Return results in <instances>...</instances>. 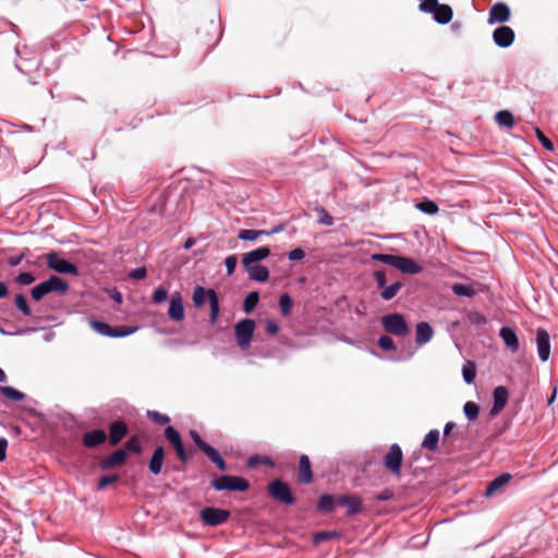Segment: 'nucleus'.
<instances>
[{"label": "nucleus", "mask_w": 558, "mask_h": 558, "mask_svg": "<svg viewBox=\"0 0 558 558\" xmlns=\"http://www.w3.org/2000/svg\"><path fill=\"white\" fill-rule=\"evenodd\" d=\"M383 329L393 336L404 337L410 332L409 325L401 313H389L380 317Z\"/></svg>", "instance_id": "obj_1"}, {"label": "nucleus", "mask_w": 558, "mask_h": 558, "mask_svg": "<svg viewBox=\"0 0 558 558\" xmlns=\"http://www.w3.org/2000/svg\"><path fill=\"white\" fill-rule=\"evenodd\" d=\"M68 288L69 286L63 279L57 276H51L48 280L40 282L33 288L32 296L34 300L39 301L50 292L65 293Z\"/></svg>", "instance_id": "obj_2"}, {"label": "nucleus", "mask_w": 558, "mask_h": 558, "mask_svg": "<svg viewBox=\"0 0 558 558\" xmlns=\"http://www.w3.org/2000/svg\"><path fill=\"white\" fill-rule=\"evenodd\" d=\"M255 329V323L252 319H243L239 322L235 327V338L241 349L245 350L250 347L253 333Z\"/></svg>", "instance_id": "obj_3"}, {"label": "nucleus", "mask_w": 558, "mask_h": 558, "mask_svg": "<svg viewBox=\"0 0 558 558\" xmlns=\"http://www.w3.org/2000/svg\"><path fill=\"white\" fill-rule=\"evenodd\" d=\"M403 453L401 447L397 444L390 446L384 458V465L392 474L399 475L402 464Z\"/></svg>", "instance_id": "obj_4"}, {"label": "nucleus", "mask_w": 558, "mask_h": 558, "mask_svg": "<svg viewBox=\"0 0 558 558\" xmlns=\"http://www.w3.org/2000/svg\"><path fill=\"white\" fill-rule=\"evenodd\" d=\"M511 17V11L507 3L496 2L494 3L488 12L487 23L489 25L504 24Z\"/></svg>", "instance_id": "obj_5"}, {"label": "nucleus", "mask_w": 558, "mask_h": 558, "mask_svg": "<svg viewBox=\"0 0 558 558\" xmlns=\"http://www.w3.org/2000/svg\"><path fill=\"white\" fill-rule=\"evenodd\" d=\"M493 41L499 48H509L515 39L514 31L507 25H500L493 32Z\"/></svg>", "instance_id": "obj_6"}, {"label": "nucleus", "mask_w": 558, "mask_h": 558, "mask_svg": "<svg viewBox=\"0 0 558 558\" xmlns=\"http://www.w3.org/2000/svg\"><path fill=\"white\" fill-rule=\"evenodd\" d=\"M230 517V512L219 508H205L201 512V518L205 524L216 526L222 524Z\"/></svg>", "instance_id": "obj_7"}, {"label": "nucleus", "mask_w": 558, "mask_h": 558, "mask_svg": "<svg viewBox=\"0 0 558 558\" xmlns=\"http://www.w3.org/2000/svg\"><path fill=\"white\" fill-rule=\"evenodd\" d=\"M214 487L218 490L229 489L243 492L247 489L248 483L239 476H222L214 482Z\"/></svg>", "instance_id": "obj_8"}, {"label": "nucleus", "mask_w": 558, "mask_h": 558, "mask_svg": "<svg viewBox=\"0 0 558 558\" xmlns=\"http://www.w3.org/2000/svg\"><path fill=\"white\" fill-rule=\"evenodd\" d=\"M47 264L49 268L60 274H77V269L73 264L60 257L56 253H50L47 255Z\"/></svg>", "instance_id": "obj_9"}, {"label": "nucleus", "mask_w": 558, "mask_h": 558, "mask_svg": "<svg viewBox=\"0 0 558 558\" xmlns=\"http://www.w3.org/2000/svg\"><path fill=\"white\" fill-rule=\"evenodd\" d=\"M535 340L539 360L542 362L548 361L550 356V336L548 331L544 328H537Z\"/></svg>", "instance_id": "obj_10"}, {"label": "nucleus", "mask_w": 558, "mask_h": 558, "mask_svg": "<svg viewBox=\"0 0 558 558\" xmlns=\"http://www.w3.org/2000/svg\"><path fill=\"white\" fill-rule=\"evenodd\" d=\"M493 407L490 409V416L498 415L507 405L509 399L508 389L505 386H497L493 391Z\"/></svg>", "instance_id": "obj_11"}, {"label": "nucleus", "mask_w": 558, "mask_h": 558, "mask_svg": "<svg viewBox=\"0 0 558 558\" xmlns=\"http://www.w3.org/2000/svg\"><path fill=\"white\" fill-rule=\"evenodd\" d=\"M168 315L174 322H181L184 318L183 300L179 292L172 293L170 298Z\"/></svg>", "instance_id": "obj_12"}, {"label": "nucleus", "mask_w": 558, "mask_h": 558, "mask_svg": "<svg viewBox=\"0 0 558 558\" xmlns=\"http://www.w3.org/2000/svg\"><path fill=\"white\" fill-rule=\"evenodd\" d=\"M512 478V475L509 473H500L494 480H492L483 494L484 497L490 498L493 497L500 488L507 485Z\"/></svg>", "instance_id": "obj_13"}, {"label": "nucleus", "mask_w": 558, "mask_h": 558, "mask_svg": "<svg viewBox=\"0 0 558 558\" xmlns=\"http://www.w3.org/2000/svg\"><path fill=\"white\" fill-rule=\"evenodd\" d=\"M396 269L402 274L416 275L422 271V267L411 257L399 255Z\"/></svg>", "instance_id": "obj_14"}, {"label": "nucleus", "mask_w": 558, "mask_h": 558, "mask_svg": "<svg viewBox=\"0 0 558 558\" xmlns=\"http://www.w3.org/2000/svg\"><path fill=\"white\" fill-rule=\"evenodd\" d=\"M337 504L347 508L348 515L357 514L362 510V501L357 496L342 495L337 499Z\"/></svg>", "instance_id": "obj_15"}, {"label": "nucleus", "mask_w": 558, "mask_h": 558, "mask_svg": "<svg viewBox=\"0 0 558 558\" xmlns=\"http://www.w3.org/2000/svg\"><path fill=\"white\" fill-rule=\"evenodd\" d=\"M270 254V250L266 246L258 247L248 253H245L242 257L243 266L259 265L258 263L267 258Z\"/></svg>", "instance_id": "obj_16"}, {"label": "nucleus", "mask_w": 558, "mask_h": 558, "mask_svg": "<svg viewBox=\"0 0 558 558\" xmlns=\"http://www.w3.org/2000/svg\"><path fill=\"white\" fill-rule=\"evenodd\" d=\"M415 342L417 345H424L429 342L434 336V329L427 322H420L415 326Z\"/></svg>", "instance_id": "obj_17"}, {"label": "nucleus", "mask_w": 558, "mask_h": 558, "mask_svg": "<svg viewBox=\"0 0 558 558\" xmlns=\"http://www.w3.org/2000/svg\"><path fill=\"white\" fill-rule=\"evenodd\" d=\"M299 482L310 484L313 482L312 465L308 456L302 454L299 460Z\"/></svg>", "instance_id": "obj_18"}, {"label": "nucleus", "mask_w": 558, "mask_h": 558, "mask_svg": "<svg viewBox=\"0 0 558 558\" xmlns=\"http://www.w3.org/2000/svg\"><path fill=\"white\" fill-rule=\"evenodd\" d=\"M165 435L169 442H171V445L174 447L180 460L184 462L186 460V454L179 433L173 427L168 426L166 428Z\"/></svg>", "instance_id": "obj_19"}, {"label": "nucleus", "mask_w": 558, "mask_h": 558, "mask_svg": "<svg viewBox=\"0 0 558 558\" xmlns=\"http://www.w3.org/2000/svg\"><path fill=\"white\" fill-rule=\"evenodd\" d=\"M499 337L511 352L514 353L519 350V338L511 327H501L499 330Z\"/></svg>", "instance_id": "obj_20"}, {"label": "nucleus", "mask_w": 558, "mask_h": 558, "mask_svg": "<svg viewBox=\"0 0 558 558\" xmlns=\"http://www.w3.org/2000/svg\"><path fill=\"white\" fill-rule=\"evenodd\" d=\"M435 12L436 13L432 14L433 20L440 25H446L450 23V21L453 17V11L451 7L448 4L440 3V5Z\"/></svg>", "instance_id": "obj_21"}, {"label": "nucleus", "mask_w": 558, "mask_h": 558, "mask_svg": "<svg viewBox=\"0 0 558 558\" xmlns=\"http://www.w3.org/2000/svg\"><path fill=\"white\" fill-rule=\"evenodd\" d=\"M216 294V292L211 289L206 290L205 288L198 286L194 289L193 293V303L196 307L203 306L207 301H211V295Z\"/></svg>", "instance_id": "obj_22"}, {"label": "nucleus", "mask_w": 558, "mask_h": 558, "mask_svg": "<svg viewBox=\"0 0 558 558\" xmlns=\"http://www.w3.org/2000/svg\"><path fill=\"white\" fill-rule=\"evenodd\" d=\"M251 279L256 281H266L268 279V269L262 265L244 266Z\"/></svg>", "instance_id": "obj_23"}, {"label": "nucleus", "mask_w": 558, "mask_h": 558, "mask_svg": "<svg viewBox=\"0 0 558 558\" xmlns=\"http://www.w3.org/2000/svg\"><path fill=\"white\" fill-rule=\"evenodd\" d=\"M125 459H126V451L124 449L117 450L110 457L102 460L101 468L110 469L114 465H120L125 461Z\"/></svg>", "instance_id": "obj_24"}, {"label": "nucleus", "mask_w": 558, "mask_h": 558, "mask_svg": "<svg viewBox=\"0 0 558 558\" xmlns=\"http://www.w3.org/2000/svg\"><path fill=\"white\" fill-rule=\"evenodd\" d=\"M402 287L403 283L401 281H393L390 284H386L381 289L379 295L384 301H391L397 296L398 292L401 290Z\"/></svg>", "instance_id": "obj_25"}, {"label": "nucleus", "mask_w": 558, "mask_h": 558, "mask_svg": "<svg viewBox=\"0 0 558 558\" xmlns=\"http://www.w3.org/2000/svg\"><path fill=\"white\" fill-rule=\"evenodd\" d=\"M440 433L438 429H430L422 441V447L429 451H435L438 448Z\"/></svg>", "instance_id": "obj_26"}, {"label": "nucleus", "mask_w": 558, "mask_h": 558, "mask_svg": "<svg viewBox=\"0 0 558 558\" xmlns=\"http://www.w3.org/2000/svg\"><path fill=\"white\" fill-rule=\"evenodd\" d=\"M106 439V434L104 430H92L85 434L83 442L86 447H95L100 445Z\"/></svg>", "instance_id": "obj_27"}, {"label": "nucleus", "mask_w": 558, "mask_h": 558, "mask_svg": "<svg viewBox=\"0 0 558 558\" xmlns=\"http://www.w3.org/2000/svg\"><path fill=\"white\" fill-rule=\"evenodd\" d=\"M126 434V425L122 422H114L110 426V442L118 444Z\"/></svg>", "instance_id": "obj_28"}, {"label": "nucleus", "mask_w": 558, "mask_h": 558, "mask_svg": "<svg viewBox=\"0 0 558 558\" xmlns=\"http://www.w3.org/2000/svg\"><path fill=\"white\" fill-rule=\"evenodd\" d=\"M201 450L219 468V470L225 471L226 465L225 461L218 453L216 449H214L208 444H203Z\"/></svg>", "instance_id": "obj_29"}, {"label": "nucleus", "mask_w": 558, "mask_h": 558, "mask_svg": "<svg viewBox=\"0 0 558 558\" xmlns=\"http://www.w3.org/2000/svg\"><path fill=\"white\" fill-rule=\"evenodd\" d=\"M495 121L505 128H512L515 124L514 116L509 110H500L495 114Z\"/></svg>", "instance_id": "obj_30"}, {"label": "nucleus", "mask_w": 558, "mask_h": 558, "mask_svg": "<svg viewBox=\"0 0 558 558\" xmlns=\"http://www.w3.org/2000/svg\"><path fill=\"white\" fill-rule=\"evenodd\" d=\"M451 291L458 296L473 298L476 294L472 284L456 282L451 286Z\"/></svg>", "instance_id": "obj_31"}, {"label": "nucleus", "mask_w": 558, "mask_h": 558, "mask_svg": "<svg viewBox=\"0 0 558 558\" xmlns=\"http://www.w3.org/2000/svg\"><path fill=\"white\" fill-rule=\"evenodd\" d=\"M163 449L161 447L157 448L150 459L149 470L154 474H159L161 471L162 462H163Z\"/></svg>", "instance_id": "obj_32"}, {"label": "nucleus", "mask_w": 558, "mask_h": 558, "mask_svg": "<svg viewBox=\"0 0 558 558\" xmlns=\"http://www.w3.org/2000/svg\"><path fill=\"white\" fill-rule=\"evenodd\" d=\"M462 376H463V379L464 381L468 384V385H471L474 383L475 380V377H476V365L474 362L472 361H466L464 364H463V367H462Z\"/></svg>", "instance_id": "obj_33"}, {"label": "nucleus", "mask_w": 558, "mask_h": 558, "mask_svg": "<svg viewBox=\"0 0 558 558\" xmlns=\"http://www.w3.org/2000/svg\"><path fill=\"white\" fill-rule=\"evenodd\" d=\"M336 501L329 494H323L317 502V509L323 512H331L335 509Z\"/></svg>", "instance_id": "obj_34"}, {"label": "nucleus", "mask_w": 558, "mask_h": 558, "mask_svg": "<svg viewBox=\"0 0 558 558\" xmlns=\"http://www.w3.org/2000/svg\"><path fill=\"white\" fill-rule=\"evenodd\" d=\"M399 254L374 253L371 258L396 268Z\"/></svg>", "instance_id": "obj_35"}, {"label": "nucleus", "mask_w": 558, "mask_h": 558, "mask_svg": "<svg viewBox=\"0 0 558 558\" xmlns=\"http://www.w3.org/2000/svg\"><path fill=\"white\" fill-rule=\"evenodd\" d=\"M415 207L427 215H435L439 210L437 203L427 198L418 202Z\"/></svg>", "instance_id": "obj_36"}, {"label": "nucleus", "mask_w": 558, "mask_h": 558, "mask_svg": "<svg viewBox=\"0 0 558 558\" xmlns=\"http://www.w3.org/2000/svg\"><path fill=\"white\" fill-rule=\"evenodd\" d=\"M89 325L99 335L107 337L113 336V328L106 323L93 319L89 322Z\"/></svg>", "instance_id": "obj_37"}, {"label": "nucleus", "mask_w": 558, "mask_h": 558, "mask_svg": "<svg viewBox=\"0 0 558 558\" xmlns=\"http://www.w3.org/2000/svg\"><path fill=\"white\" fill-rule=\"evenodd\" d=\"M463 412L469 421H474L480 414V405L474 401H468L463 405Z\"/></svg>", "instance_id": "obj_38"}, {"label": "nucleus", "mask_w": 558, "mask_h": 558, "mask_svg": "<svg viewBox=\"0 0 558 558\" xmlns=\"http://www.w3.org/2000/svg\"><path fill=\"white\" fill-rule=\"evenodd\" d=\"M267 232L262 230L243 229L240 230L238 236L245 241H257L260 236L266 235Z\"/></svg>", "instance_id": "obj_39"}, {"label": "nucleus", "mask_w": 558, "mask_h": 558, "mask_svg": "<svg viewBox=\"0 0 558 558\" xmlns=\"http://www.w3.org/2000/svg\"><path fill=\"white\" fill-rule=\"evenodd\" d=\"M316 213L318 223L327 227L333 225L332 216L324 207L316 208Z\"/></svg>", "instance_id": "obj_40"}, {"label": "nucleus", "mask_w": 558, "mask_h": 558, "mask_svg": "<svg viewBox=\"0 0 558 558\" xmlns=\"http://www.w3.org/2000/svg\"><path fill=\"white\" fill-rule=\"evenodd\" d=\"M440 5L438 0H422L418 4V10L424 13L434 14Z\"/></svg>", "instance_id": "obj_41"}, {"label": "nucleus", "mask_w": 558, "mask_h": 558, "mask_svg": "<svg viewBox=\"0 0 558 558\" xmlns=\"http://www.w3.org/2000/svg\"><path fill=\"white\" fill-rule=\"evenodd\" d=\"M471 325L483 326L487 323V318L478 311H470L466 315Z\"/></svg>", "instance_id": "obj_42"}, {"label": "nucleus", "mask_w": 558, "mask_h": 558, "mask_svg": "<svg viewBox=\"0 0 558 558\" xmlns=\"http://www.w3.org/2000/svg\"><path fill=\"white\" fill-rule=\"evenodd\" d=\"M0 392L3 396H5L7 398L15 400V401H20L24 398V393L16 390L15 388L9 387V386L0 387Z\"/></svg>", "instance_id": "obj_43"}, {"label": "nucleus", "mask_w": 558, "mask_h": 558, "mask_svg": "<svg viewBox=\"0 0 558 558\" xmlns=\"http://www.w3.org/2000/svg\"><path fill=\"white\" fill-rule=\"evenodd\" d=\"M258 293L251 292L244 300L243 308L246 313H251L258 303Z\"/></svg>", "instance_id": "obj_44"}, {"label": "nucleus", "mask_w": 558, "mask_h": 558, "mask_svg": "<svg viewBox=\"0 0 558 558\" xmlns=\"http://www.w3.org/2000/svg\"><path fill=\"white\" fill-rule=\"evenodd\" d=\"M377 344L384 351H393L397 348L393 339L386 335L378 338Z\"/></svg>", "instance_id": "obj_45"}, {"label": "nucleus", "mask_w": 558, "mask_h": 558, "mask_svg": "<svg viewBox=\"0 0 558 558\" xmlns=\"http://www.w3.org/2000/svg\"><path fill=\"white\" fill-rule=\"evenodd\" d=\"M138 330L137 326H120L113 328V336L112 338H120V337H126L130 336Z\"/></svg>", "instance_id": "obj_46"}, {"label": "nucleus", "mask_w": 558, "mask_h": 558, "mask_svg": "<svg viewBox=\"0 0 558 558\" xmlns=\"http://www.w3.org/2000/svg\"><path fill=\"white\" fill-rule=\"evenodd\" d=\"M535 134H536L537 140L539 141V143L542 144V146L545 149H547L549 151H554L555 150L554 143L544 134L543 131H541L539 129H536L535 130Z\"/></svg>", "instance_id": "obj_47"}, {"label": "nucleus", "mask_w": 558, "mask_h": 558, "mask_svg": "<svg viewBox=\"0 0 558 558\" xmlns=\"http://www.w3.org/2000/svg\"><path fill=\"white\" fill-rule=\"evenodd\" d=\"M337 536H338V534L335 531H322V532L314 534L313 541L315 544H319L322 542L335 538Z\"/></svg>", "instance_id": "obj_48"}, {"label": "nucleus", "mask_w": 558, "mask_h": 558, "mask_svg": "<svg viewBox=\"0 0 558 558\" xmlns=\"http://www.w3.org/2000/svg\"><path fill=\"white\" fill-rule=\"evenodd\" d=\"M294 502L292 492L288 484L281 482V504L291 505Z\"/></svg>", "instance_id": "obj_49"}, {"label": "nucleus", "mask_w": 558, "mask_h": 558, "mask_svg": "<svg viewBox=\"0 0 558 558\" xmlns=\"http://www.w3.org/2000/svg\"><path fill=\"white\" fill-rule=\"evenodd\" d=\"M373 277L376 281V286L378 289H383L387 284V275L384 269H375L373 272Z\"/></svg>", "instance_id": "obj_50"}, {"label": "nucleus", "mask_w": 558, "mask_h": 558, "mask_svg": "<svg viewBox=\"0 0 558 558\" xmlns=\"http://www.w3.org/2000/svg\"><path fill=\"white\" fill-rule=\"evenodd\" d=\"M209 305H210V320H211V323H215L218 317V314H219V302H218L217 294L211 295V301L209 302Z\"/></svg>", "instance_id": "obj_51"}, {"label": "nucleus", "mask_w": 558, "mask_h": 558, "mask_svg": "<svg viewBox=\"0 0 558 558\" xmlns=\"http://www.w3.org/2000/svg\"><path fill=\"white\" fill-rule=\"evenodd\" d=\"M292 308V300L287 293H281V315H288Z\"/></svg>", "instance_id": "obj_52"}, {"label": "nucleus", "mask_w": 558, "mask_h": 558, "mask_svg": "<svg viewBox=\"0 0 558 558\" xmlns=\"http://www.w3.org/2000/svg\"><path fill=\"white\" fill-rule=\"evenodd\" d=\"M167 298L168 291L162 287L157 288L153 294V301L155 303H162L167 300Z\"/></svg>", "instance_id": "obj_53"}, {"label": "nucleus", "mask_w": 558, "mask_h": 558, "mask_svg": "<svg viewBox=\"0 0 558 558\" xmlns=\"http://www.w3.org/2000/svg\"><path fill=\"white\" fill-rule=\"evenodd\" d=\"M125 450L129 452H140L141 451L140 440L136 437H132L125 444Z\"/></svg>", "instance_id": "obj_54"}, {"label": "nucleus", "mask_w": 558, "mask_h": 558, "mask_svg": "<svg viewBox=\"0 0 558 558\" xmlns=\"http://www.w3.org/2000/svg\"><path fill=\"white\" fill-rule=\"evenodd\" d=\"M305 256V252L303 248L301 247H295L293 250H291L289 253H288V257L290 260H293V262H298V260H301L303 259Z\"/></svg>", "instance_id": "obj_55"}, {"label": "nucleus", "mask_w": 558, "mask_h": 558, "mask_svg": "<svg viewBox=\"0 0 558 558\" xmlns=\"http://www.w3.org/2000/svg\"><path fill=\"white\" fill-rule=\"evenodd\" d=\"M15 304L19 310H21L25 315H29L31 310L27 305V302L23 295H17L15 299Z\"/></svg>", "instance_id": "obj_56"}, {"label": "nucleus", "mask_w": 558, "mask_h": 558, "mask_svg": "<svg viewBox=\"0 0 558 558\" xmlns=\"http://www.w3.org/2000/svg\"><path fill=\"white\" fill-rule=\"evenodd\" d=\"M118 481V476L117 475H106V476H102L99 482H98V488L99 489H104L105 487H107L108 485L114 483Z\"/></svg>", "instance_id": "obj_57"}, {"label": "nucleus", "mask_w": 558, "mask_h": 558, "mask_svg": "<svg viewBox=\"0 0 558 558\" xmlns=\"http://www.w3.org/2000/svg\"><path fill=\"white\" fill-rule=\"evenodd\" d=\"M225 264H226L228 275H231L234 271L236 264H238L236 256L235 255L228 256L225 260Z\"/></svg>", "instance_id": "obj_58"}, {"label": "nucleus", "mask_w": 558, "mask_h": 558, "mask_svg": "<svg viewBox=\"0 0 558 558\" xmlns=\"http://www.w3.org/2000/svg\"><path fill=\"white\" fill-rule=\"evenodd\" d=\"M259 463H264V464H268V465H274V463L270 462V460L268 458H266V457L255 456V457H252L248 460V465L250 466H256Z\"/></svg>", "instance_id": "obj_59"}, {"label": "nucleus", "mask_w": 558, "mask_h": 558, "mask_svg": "<svg viewBox=\"0 0 558 558\" xmlns=\"http://www.w3.org/2000/svg\"><path fill=\"white\" fill-rule=\"evenodd\" d=\"M35 281V277L28 272H22L17 277V282L21 284H31Z\"/></svg>", "instance_id": "obj_60"}, {"label": "nucleus", "mask_w": 558, "mask_h": 558, "mask_svg": "<svg viewBox=\"0 0 558 558\" xmlns=\"http://www.w3.org/2000/svg\"><path fill=\"white\" fill-rule=\"evenodd\" d=\"M148 416L155 421L156 423H159V424H165L167 422H169V417L163 415V414H160L158 412H148Z\"/></svg>", "instance_id": "obj_61"}, {"label": "nucleus", "mask_w": 558, "mask_h": 558, "mask_svg": "<svg viewBox=\"0 0 558 558\" xmlns=\"http://www.w3.org/2000/svg\"><path fill=\"white\" fill-rule=\"evenodd\" d=\"M269 493L272 497L279 498V480H275L269 484Z\"/></svg>", "instance_id": "obj_62"}, {"label": "nucleus", "mask_w": 558, "mask_h": 558, "mask_svg": "<svg viewBox=\"0 0 558 558\" xmlns=\"http://www.w3.org/2000/svg\"><path fill=\"white\" fill-rule=\"evenodd\" d=\"M131 277L134 279H143L146 276V269L145 268H136L131 271Z\"/></svg>", "instance_id": "obj_63"}, {"label": "nucleus", "mask_w": 558, "mask_h": 558, "mask_svg": "<svg viewBox=\"0 0 558 558\" xmlns=\"http://www.w3.org/2000/svg\"><path fill=\"white\" fill-rule=\"evenodd\" d=\"M190 436L192 437V439L194 440V442L198 446V448L201 449L202 448V445L203 444H206L202 438L201 436L198 435L197 432L195 430H191L190 432Z\"/></svg>", "instance_id": "obj_64"}]
</instances>
